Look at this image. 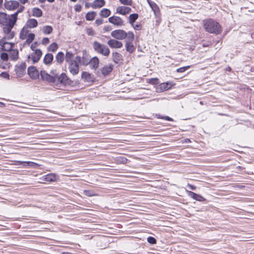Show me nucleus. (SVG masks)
I'll return each mask as SVG.
<instances>
[{
    "mask_svg": "<svg viewBox=\"0 0 254 254\" xmlns=\"http://www.w3.org/2000/svg\"><path fill=\"white\" fill-rule=\"evenodd\" d=\"M27 26L30 28H33L37 26L38 22L35 19H29L26 23Z\"/></svg>",
    "mask_w": 254,
    "mask_h": 254,
    "instance_id": "c85d7f7f",
    "label": "nucleus"
},
{
    "mask_svg": "<svg viewBox=\"0 0 254 254\" xmlns=\"http://www.w3.org/2000/svg\"><path fill=\"white\" fill-rule=\"evenodd\" d=\"M0 76L4 78H9V74L6 72H1L0 74Z\"/></svg>",
    "mask_w": 254,
    "mask_h": 254,
    "instance_id": "5fc2aeb1",
    "label": "nucleus"
},
{
    "mask_svg": "<svg viewBox=\"0 0 254 254\" xmlns=\"http://www.w3.org/2000/svg\"><path fill=\"white\" fill-rule=\"evenodd\" d=\"M83 193L87 196H95L96 194L93 190H84Z\"/></svg>",
    "mask_w": 254,
    "mask_h": 254,
    "instance_id": "ea45409f",
    "label": "nucleus"
},
{
    "mask_svg": "<svg viewBox=\"0 0 254 254\" xmlns=\"http://www.w3.org/2000/svg\"><path fill=\"white\" fill-rule=\"evenodd\" d=\"M20 1L22 4H24L28 1V0H20Z\"/></svg>",
    "mask_w": 254,
    "mask_h": 254,
    "instance_id": "338daca9",
    "label": "nucleus"
},
{
    "mask_svg": "<svg viewBox=\"0 0 254 254\" xmlns=\"http://www.w3.org/2000/svg\"><path fill=\"white\" fill-rule=\"evenodd\" d=\"M34 38H35L34 34L32 33L28 34L27 35V39H26V42L27 44H29L34 40Z\"/></svg>",
    "mask_w": 254,
    "mask_h": 254,
    "instance_id": "58836bf2",
    "label": "nucleus"
},
{
    "mask_svg": "<svg viewBox=\"0 0 254 254\" xmlns=\"http://www.w3.org/2000/svg\"><path fill=\"white\" fill-rule=\"evenodd\" d=\"M42 55V52L40 49L35 50L34 53L31 55L32 60L33 63H37L40 59Z\"/></svg>",
    "mask_w": 254,
    "mask_h": 254,
    "instance_id": "2eb2a0df",
    "label": "nucleus"
},
{
    "mask_svg": "<svg viewBox=\"0 0 254 254\" xmlns=\"http://www.w3.org/2000/svg\"><path fill=\"white\" fill-rule=\"evenodd\" d=\"M16 107H17V108L18 107V108H17V112H23V111L21 110H20V107L18 105H17Z\"/></svg>",
    "mask_w": 254,
    "mask_h": 254,
    "instance_id": "69168bd1",
    "label": "nucleus"
},
{
    "mask_svg": "<svg viewBox=\"0 0 254 254\" xmlns=\"http://www.w3.org/2000/svg\"><path fill=\"white\" fill-rule=\"evenodd\" d=\"M27 73L30 77L33 79L38 78L40 75L36 67L34 66H31L28 68Z\"/></svg>",
    "mask_w": 254,
    "mask_h": 254,
    "instance_id": "1a4fd4ad",
    "label": "nucleus"
},
{
    "mask_svg": "<svg viewBox=\"0 0 254 254\" xmlns=\"http://www.w3.org/2000/svg\"><path fill=\"white\" fill-rule=\"evenodd\" d=\"M120 1L125 5H131L132 1L131 0H119Z\"/></svg>",
    "mask_w": 254,
    "mask_h": 254,
    "instance_id": "09e8293b",
    "label": "nucleus"
},
{
    "mask_svg": "<svg viewBox=\"0 0 254 254\" xmlns=\"http://www.w3.org/2000/svg\"><path fill=\"white\" fill-rule=\"evenodd\" d=\"M104 30L106 31H109L112 30V27L110 26H105Z\"/></svg>",
    "mask_w": 254,
    "mask_h": 254,
    "instance_id": "680f3d73",
    "label": "nucleus"
},
{
    "mask_svg": "<svg viewBox=\"0 0 254 254\" xmlns=\"http://www.w3.org/2000/svg\"><path fill=\"white\" fill-rule=\"evenodd\" d=\"M43 180L47 182H55L57 180V176L53 173H49L43 177Z\"/></svg>",
    "mask_w": 254,
    "mask_h": 254,
    "instance_id": "412c9836",
    "label": "nucleus"
},
{
    "mask_svg": "<svg viewBox=\"0 0 254 254\" xmlns=\"http://www.w3.org/2000/svg\"><path fill=\"white\" fill-rule=\"evenodd\" d=\"M64 59V54L62 52H59L56 56V61L59 64H62L63 63Z\"/></svg>",
    "mask_w": 254,
    "mask_h": 254,
    "instance_id": "7c9ffc66",
    "label": "nucleus"
},
{
    "mask_svg": "<svg viewBox=\"0 0 254 254\" xmlns=\"http://www.w3.org/2000/svg\"><path fill=\"white\" fill-rule=\"evenodd\" d=\"M49 39L47 37L44 38L42 41V44L44 45H46L47 44H49Z\"/></svg>",
    "mask_w": 254,
    "mask_h": 254,
    "instance_id": "864d4df0",
    "label": "nucleus"
},
{
    "mask_svg": "<svg viewBox=\"0 0 254 254\" xmlns=\"http://www.w3.org/2000/svg\"><path fill=\"white\" fill-rule=\"evenodd\" d=\"M15 23L16 12L10 16L5 13L0 12V24L4 26L3 30L4 33H9Z\"/></svg>",
    "mask_w": 254,
    "mask_h": 254,
    "instance_id": "f257e3e1",
    "label": "nucleus"
},
{
    "mask_svg": "<svg viewBox=\"0 0 254 254\" xmlns=\"http://www.w3.org/2000/svg\"><path fill=\"white\" fill-rule=\"evenodd\" d=\"M103 23V20L102 19L99 18L95 20V23L97 25H100Z\"/></svg>",
    "mask_w": 254,
    "mask_h": 254,
    "instance_id": "4d7b16f0",
    "label": "nucleus"
},
{
    "mask_svg": "<svg viewBox=\"0 0 254 254\" xmlns=\"http://www.w3.org/2000/svg\"><path fill=\"white\" fill-rule=\"evenodd\" d=\"M21 149H24L26 150H28L27 148L23 146V144L20 142H17V150H20Z\"/></svg>",
    "mask_w": 254,
    "mask_h": 254,
    "instance_id": "3c124183",
    "label": "nucleus"
},
{
    "mask_svg": "<svg viewBox=\"0 0 254 254\" xmlns=\"http://www.w3.org/2000/svg\"><path fill=\"white\" fill-rule=\"evenodd\" d=\"M53 27L51 26L46 25L43 27L42 31L44 34H50L53 31Z\"/></svg>",
    "mask_w": 254,
    "mask_h": 254,
    "instance_id": "72a5a7b5",
    "label": "nucleus"
},
{
    "mask_svg": "<svg viewBox=\"0 0 254 254\" xmlns=\"http://www.w3.org/2000/svg\"><path fill=\"white\" fill-rule=\"evenodd\" d=\"M164 119H165L166 120H167V121H173V119H172V118H170V117H168V116H165V117H164Z\"/></svg>",
    "mask_w": 254,
    "mask_h": 254,
    "instance_id": "e2e57ef3",
    "label": "nucleus"
},
{
    "mask_svg": "<svg viewBox=\"0 0 254 254\" xmlns=\"http://www.w3.org/2000/svg\"><path fill=\"white\" fill-rule=\"evenodd\" d=\"M27 34V31L24 30L23 28L20 33L19 37L20 39L23 40L25 38Z\"/></svg>",
    "mask_w": 254,
    "mask_h": 254,
    "instance_id": "a18cd8bd",
    "label": "nucleus"
},
{
    "mask_svg": "<svg viewBox=\"0 0 254 254\" xmlns=\"http://www.w3.org/2000/svg\"><path fill=\"white\" fill-rule=\"evenodd\" d=\"M58 49V45L55 42L52 43L49 46V47L48 48L49 51H50L52 52H55V51H56Z\"/></svg>",
    "mask_w": 254,
    "mask_h": 254,
    "instance_id": "4c0bfd02",
    "label": "nucleus"
},
{
    "mask_svg": "<svg viewBox=\"0 0 254 254\" xmlns=\"http://www.w3.org/2000/svg\"><path fill=\"white\" fill-rule=\"evenodd\" d=\"M0 58L3 61H7L8 59V55L6 53H2L0 55Z\"/></svg>",
    "mask_w": 254,
    "mask_h": 254,
    "instance_id": "49530a36",
    "label": "nucleus"
},
{
    "mask_svg": "<svg viewBox=\"0 0 254 254\" xmlns=\"http://www.w3.org/2000/svg\"><path fill=\"white\" fill-rule=\"evenodd\" d=\"M0 43H1V42H0ZM1 46L3 51L11 52L13 47L14 46V44H11V43L8 42H4L3 44H1Z\"/></svg>",
    "mask_w": 254,
    "mask_h": 254,
    "instance_id": "a878e982",
    "label": "nucleus"
},
{
    "mask_svg": "<svg viewBox=\"0 0 254 254\" xmlns=\"http://www.w3.org/2000/svg\"><path fill=\"white\" fill-rule=\"evenodd\" d=\"M11 58L13 61H15L16 60V56L12 54L11 57Z\"/></svg>",
    "mask_w": 254,
    "mask_h": 254,
    "instance_id": "0e129e2a",
    "label": "nucleus"
},
{
    "mask_svg": "<svg viewBox=\"0 0 254 254\" xmlns=\"http://www.w3.org/2000/svg\"><path fill=\"white\" fill-rule=\"evenodd\" d=\"M87 33L89 35H93V32L92 31H88L87 32Z\"/></svg>",
    "mask_w": 254,
    "mask_h": 254,
    "instance_id": "774afa93",
    "label": "nucleus"
},
{
    "mask_svg": "<svg viewBox=\"0 0 254 254\" xmlns=\"http://www.w3.org/2000/svg\"><path fill=\"white\" fill-rule=\"evenodd\" d=\"M54 59L53 55L51 53L46 54L44 58V63L46 65L51 64Z\"/></svg>",
    "mask_w": 254,
    "mask_h": 254,
    "instance_id": "5701e85b",
    "label": "nucleus"
},
{
    "mask_svg": "<svg viewBox=\"0 0 254 254\" xmlns=\"http://www.w3.org/2000/svg\"><path fill=\"white\" fill-rule=\"evenodd\" d=\"M203 28L206 32L216 35L220 34L222 31V27L220 24L212 19L204 20Z\"/></svg>",
    "mask_w": 254,
    "mask_h": 254,
    "instance_id": "f03ea898",
    "label": "nucleus"
},
{
    "mask_svg": "<svg viewBox=\"0 0 254 254\" xmlns=\"http://www.w3.org/2000/svg\"><path fill=\"white\" fill-rule=\"evenodd\" d=\"M37 44L38 43L37 42H35L34 43L32 44L30 47L32 51H35V50H36L35 49Z\"/></svg>",
    "mask_w": 254,
    "mask_h": 254,
    "instance_id": "6e6d98bb",
    "label": "nucleus"
},
{
    "mask_svg": "<svg viewBox=\"0 0 254 254\" xmlns=\"http://www.w3.org/2000/svg\"><path fill=\"white\" fill-rule=\"evenodd\" d=\"M32 16L40 17L43 15V12L41 9L38 7H34L32 10Z\"/></svg>",
    "mask_w": 254,
    "mask_h": 254,
    "instance_id": "cd10ccee",
    "label": "nucleus"
},
{
    "mask_svg": "<svg viewBox=\"0 0 254 254\" xmlns=\"http://www.w3.org/2000/svg\"><path fill=\"white\" fill-rule=\"evenodd\" d=\"M138 18V14L137 13H132L129 15V23L133 25V24L135 22V21Z\"/></svg>",
    "mask_w": 254,
    "mask_h": 254,
    "instance_id": "473e14b6",
    "label": "nucleus"
},
{
    "mask_svg": "<svg viewBox=\"0 0 254 254\" xmlns=\"http://www.w3.org/2000/svg\"><path fill=\"white\" fill-rule=\"evenodd\" d=\"M26 64L22 63L20 65L17 67V77H22L26 73Z\"/></svg>",
    "mask_w": 254,
    "mask_h": 254,
    "instance_id": "4468645a",
    "label": "nucleus"
},
{
    "mask_svg": "<svg viewBox=\"0 0 254 254\" xmlns=\"http://www.w3.org/2000/svg\"><path fill=\"white\" fill-rule=\"evenodd\" d=\"M18 246H19L18 245H17V252H16V254H26L24 253H21L20 252L21 249L20 248H19Z\"/></svg>",
    "mask_w": 254,
    "mask_h": 254,
    "instance_id": "bf43d9fd",
    "label": "nucleus"
},
{
    "mask_svg": "<svg viewBox=\"0 0 254 254\" xmlns=\"http://www.w3.org/2000/svg\"><path fill=\"white\" fill-rule=\"evenodd\" d=\"M96 15L95 11L88 12L85 15V18L88 21H92L94 19Z\"/></svg>",
    "mask_w": 254,
    "mask_h": 254,
    "instance_id": "2f4dec72",
    "label": "nucleus"
},
{
    "mask_svg": "<svg viewBox=\"0 0 254 254\" xmlns=\"http://www.w3.org/2000/svg\"><path fill=\"white\" fill-rule=\"evenodd\" d=\"M113 69V65L112 64H110L108 66H105L103 67L101 69V72L102 74L106 76L108 75L110 72H112V71Z\"/></svg>",
    "mask_w": 254,
    "mask_h": 254,
    "instance_id": "4be33fe9",
    "label": "nucleus"
},
{
    "mask_svg": "<svg viewBox=\"0 0 254 254\" xmlns=\"http://www.w3.org/2000/svg\"><path fill=\"white\" fill-rule=\"evenodd\" d=\"M17 15L18 13L21 12L24 9V6L23 5H20L18 1H17Z\"/></svg>",
    "mask_w": 254,
    "mask_h": 254,
    "instance_id": "c03bdc74",
    "label": "nucleus"
},
{
    "mask_svg": "<svg viewBox=\"0 0 254 254\" xmlns=\"http://www.w3.org/2000/svg\"><path fill=\"white\" fill-rule=\"evenodd\" d=\"M90 59V57L87 54L86 51H83L82 57V64L83 65L89 64Z\"/></svg>",
    "mask_w": 254,
    "mask_h": 254,
    "instance_id": "b1692460",
    "label": "nucleus"
},
{
    "mask_svg": "<svg viewBox=\"0 0 254 254\" xmlns=\"http://www.w3.org/2000/svg\"><path fill=\"white\" fill-rule=\"evenodd\" d=\"M147 241L148 243L151 245H155L157 243V240L153 237L149 236L147 239Z\"/></svg>",
    "mask_w": 254,
    "mask_h": 254,
    "instance_id": "79ce46f5",
    "label": "nucleus"
},
{
    "mask_svg": "<svg viewBox=\"0 0 254 254\" xmlns=\"http://www.w3.org/2000/svg\"><path fill=\"white\" fill-rule=\"evenodd\" d=\"M127 159L124 156H119L117 157L116 161L120 164H126L127 162Z\"/></svg>",
    "mask_w": 254,
    "mask_h": 254,
    "instance_id": "e433bc0d",
    "label": "nucleus"
},
{
    "mask_svg": "<svg viewBox=\"0 0 254 254\" xmlns=\"http://www.w3.org/2000/svg\"><path fill=\"white\" fill-rule=\"evenodd\" d=\"M105 5V1L104 0H95L91 4V7L93 8H101Z\"/></svg>",
    "mask_w": 254,
    "mask_h": 254,
    "instance_id": "6ab92c4d",
    "label": "nucleus"
},
{
    "mask_svg": "<svg viewBox=\"0 0 254 254\" xmlns=\"http://www.w3.org/2000/svg\"><path fill=\"white\" fill-rule=\"evenodd\" d=\"M190 65L186 66H184V67H181L180 68H178L176 70V71L177 72L182 73V72H185L186 70H187L189 68H190Z\"/></svg>",
    "mask_w": 254,
    "mask_h": 254,
    "instance_id": "37998d69",
    "label": "nucleus"
},
{
    "mask_svg": "<svg viewBox=\"0 0 254 254\" xmlns=\"http://www.w3.org/2000/svg\"><path fill=\"white\" fill-rule=\"evenodd\" d=\"M188 187H189V188L191 190H195L196 188V187L195 186H193V185H192L190 184H188Z\"/></svg>",
    "mask_w": 254,
    "mask_h": 254,
    "instance_id": "052dcab7",
    "label": "nucleus"
},
{
    "mask_svg": "<svg viewBox=\"0 0 254 254\" xmlns=\"http://www.w3.org/2000/svg\"><path fill=\"white\" fill-rule=\"evenodd\" d=\"M73 57V54L70 52H66L65 56V60L66 62L69 63L70 62L74 61L72 60Z\"/></svg>",
    "mask_w": 254,
    "mask_h": 254,
    "instance_id": "c9c22d12",
    "label": "nucleus"
},
{
    "mask_svg": "<svg viewBox=\"0 0 254 254\" xmlns=\"http://www.w3.org/2000/svg\"><path fill=\"white\" fill-rule=\"evenodd\" d=\"M81 78L84 81L92 82L94 80V76L88 72L83 71L81 74Z\"/></svg>",
    "mask_w": 254,
    "mask_h": 254,
    "instance_id": "dca6fc26",
    "label": "nucleus"
},
{
    "mask_svg": "<svg viewBox=\"0 0 254 254\" xmlns=\"http://www.w3.org/2000/svg\"><path fill=\"white\" fill-rule=\"evenodd\" d=\"M131 10L129 7L126 6H118L116 9V12L122 15H126L129 13Z\"/></svg>",
    "mask_w": 254,
    "mask_h": 254,
    "instance_id": "f3484780",
    "label": "nucleus"
},
{
    "mask_svg": "<svg viewBox=\"0 0 254 254\" xmlns=\"http://www.w3.org/2000/svg\"><path fill=\"white\" fill-rule=\"evenodd\" d=\"M81 9H82V6L80 4H77L74 6V10L76 12H79L81 11Z\"/></svg>",
    "mask_w": 254,
    "mask_h": 254,
    "instance_id": "603ef678",
    "label": "nucleus"
},
{
    "mask_svg": "<svg viewBox=\"0 0 254 254\" xmlns=\"http://www.w3.org/2000/svg\"><path fill=\"white\" fill-rule=\"evenodd\" d=\"M56 76L58 81L64 85H70L72 83L71 80L67 76L65 73H62L60 76L56 75Z\"/></svg>",
    "mask_w": 254,
    "mask_h": 254,
    "instance_id": "0eeeda50",
    "label": "nucleus"
},
{
    "mask_svg": "<svg viewBox=\"0 0 254 254\" xmlns=\"http://www.w3.org/2000/svg\"><path fill=\"white\" fill-rule=\"evenodd\" d=\"M171 87V85L169 82H164L159 85L157 90L158 92H162L170 89Z\"/></svg>",
    "mask_w": 254,
    "mask_h": 254,
    "instance_id": "aec40b11",
    "label": "nucleus"
},
{
    "mask_svg": "<svg viewBox=\"0 0 254 254\" xmlns=\"http://www.w3.org/2000/svg\"><path fill=\"white\" fill-rule=\"evenodd\" d=\"M126 50L130 54L132 53L135 50V48L132 43L130 41H126Z\"/></svg>",
    "mask_w": 254,
    "mask_h": 254,
    "instance_id": "c756f323",
    "label": "nucleus"
},
{
    "mask_svg": "<svg viewBox=\"0 0 254 254\" xmlns=\"http://www.w3.org/2000/svg\"><path fill=\"white\" fill-rule=\"evenodd\" d=\"M149 83L153 85H156L158 84V79L157 78H150Z\"/></svg>",
    "mask_w": 254,
    "mask_h": 254,
    "instance_id": "de8ad7c7",
    "label": "nucleus"
},
{
    "mask_svg": "<svg viewBox=\"0 0 254 254\" xmlns=\"http://www.w3.org/2000/svg\"><path fill=\"white\" fill-rule=\"evenodd\" d=\"M93 47L97 53L104 56H108L110 54V49L105 45L102 44L97 41H95L93 44Z\"/></svg>",
    "mask_w": 254,
    "mask_h": 254,
    "instance_id": "7ed1b4c3",
    "label": "nucleus"
},
{
    "mask_svg": "<svg viewBox=\"0 0 254 254\" xmlns=\"http://www.w3.org/2000/svg\"><path fill=\"white\" fill-rule=\"evenodd\" d=\"M188 195L192 198L193 199L200 201L203 202L206 200V199L200 194L195 193L191 191H188Z\"/></svg>",
    "mask_w": 254,
    "mask_h": 254,
    "instance_id": "f8f14e48",
    "label": "nucleus"
},
{
    "mask_svg": "<svg viewBox=\"0 0 254 254\" xmlns=\"http://www.w3.org/2000/svg\"><path fill=\"white\" fill-rule=\"evenodd\" d=\"M112 60L115 64H118L122 60V56L118 52H114L112 53Z\"/></svg>",
    "mask_w": 254,
    "mask_h": 254,
    "instance_id": "bb28decb",
    "label": "nucleus"
},
{
    "mask_svg": "<svg viewBox=\"0 0 254 254\" xmlns=\"http://www.w3.org/2000/svg\"><path fill=\"white\" fill-rule=\"evenodd\" d=\"M99 63V59L95 56L90 59L89 64L91 68L96 69L98 67Z\"/></svg>",
    "mask_w": 254,
    "mask_h": 254,
    "instance_id": "a211bd4d",
    "label": "nucleus"
},
{
    "mask_svg": "<svg viewBox=\"0 0 254 254\" xmlns=\"http://www.w3.org/2000/svg\"><path fill=\"white\" fill-rule=\"evenodd\" d=\"M134 34L132 32H128L127 33V37H126V41L132 42L134 39Z\"/></svg>",
    "mask_w": 254,
    "mask_h": 254,
    "instance_id": "a19ab883",
    "label": "nucleus"
},
{
    "mask_svg": "<svg viewBox=\"0 0 254 254\" xmlns=\"http://www.w3.org/2000/svg\"><path fill=\"white\" fill-rule=\"evenodd\" d=\"M107 44L111 48L119 49L123 47V43L116 39H110Z\"/></svg>",
    "mask_w": 254,
    "mask_h": 254,
    "instance_id": "9b49d317",
    "label": "nucleus"
},
{
    "mask_svg": "<svg viewBox=\"0 0 254 254\" xmlns=\"http://www.w3.org/2000/svg\"><path fill=\"white\" fill-rule=\"evenodd\" d=\"M40 76L41 79L49 83H55L57 80V77L55 75H51L48 73L45 70L40 71Z\"/></svg>",
    "mask_w": 254,
    "mask_h": 254,
    "instance_id": "39448f33",
    "label": "nucleus"
},
{
    "mask_svg": "<svg viewBox=\"0 0 254 254\" xmlns=\"http://www.w3.org/2000/svg\"><path fill=\"white\" fill-rule=\"evenodd\" d=\"M111 14V11L108 8L102 9L100 13V15L102 17H107Z\"/></svg>",
    "mask_w": 254,
    "mask_h": 254,
    "instance_id": "f704fd0d",
    "label": "nucleus"
},
{
    "mask_svg": "<svg viewBox=\"0 0 254 254\" xmlns=\"http://www.w3.org/2000/svg\"><path fill=\"white\" fill-rule=\"evenodd\" d=\"M74 61H77V63L79 64V63H80L82 64V58H81L80 56H76L75 57V59L73 60Z\"/></svg>",
    "mask_w": 254,
    "mask_h": 254,
    "instance_id": "13d9d810",
    "label": "nucleus"
},
{
    "mask_svg": "<svg viewBox=\"0 0 254 254\" xmlns=\"http://www.w3.org/2000/svg\"><path fill=\"white\" fill-rule=\"evenodd\" d=\"M5 7L8 10H14L16 9V1L8 0L5 3Z\"/></svg>",
    "mask_w": 254,
    "mask_h": 254,
    "instance_id": "393cba45",
    "label": "nucleus"
},
{
    "mask_svg": "<svg viewBox=\"0 0 254 254\" xmlns=\"http://www.w3.org/2000/svg\"><path fill=\"white\" fill-rule=\"evenodd\" d=\"M110 23L117 26H121L124 25V20L119 16H113L109 18Z\"/></svg>",
    "mask_w": 254,
    "mask_h": 254,
    "instance_id": "9d476101",
    "label": "nucleus"
},
{
    "mask_svg": "<svg viewBox=\"0 0 254 254\" xmlns=\"http://www.w3.org/2000/svg\"><path fill=\"white\" fill-rule=\"evenodd\" d=\"M147 2L152 10L153 11L155 15L156 16H159L160 15V9L158 6L155 2L151 0H147Z\"/></svg>",
    "mask_w": 254,
    "mask_h": 254,
    "instance_id": "ddd939ff",
    "label": "nucleus"
},
{
    "mask_svg": "<svg viewBox=\"0 0 254 254\" xmlns=\"http://www.w3.org/2000/svg\"><path fill=\"white\" fill-rule=\"evenodd\" d=\"M68 69L70 72L73 75H76L79 72V66L77 61H73L68 63Z\"/></svg>",
    "mask_w": 254,
    "mask_h": 254,
    "instance_id": "6e6552de",
    "label": "nucleus"
},
{
    "mask_svg": "<svg viewBox=\"0 0 254 254\" xmlns=\"http://www.w3.org/2000/svg\"><path fill=\"white\" fill-rule=\"evenodd\" d=\"M39 166L40 165L32 161H22L17 160V174H19L20 172V170H18L19 168H38Z\"/></svg>",
    "mask_w": 254,
    "mask_h": 254,
    "instance_id": "20e7f679",
    "label": "nucleus"
},
{
    "mask_svg": "<svg viewBox=\"0 0 254 254\" xmlns=\"http://www.w3.org/2000/svg\"><path fill=\"white\" fill-rule=\"evenodd\" d=\"M111 35L112 37L118 40H123L127 37V33L121 29L115 30L113 31Z\"/></svg>",
    "mask_w": 254,
    "mask_h": 254,
    "instance_id": "423d86ee",
    "label": "nucleus"
},
{
    "mask_svg": "<svg viewBox=\"0 0 254 254\" xmlns=\"http://www.w3.org/2000/svg\"><path fill=\"white\" fill-rule=\"evenodd\" d=\"M133 28L136 30H140L142 29V25L140 23H137L136 24L132 25Z\"/></svg>",
    "mask_w": 254,
    "mask_h": 254,
    "instance_id": "8fccbe9b",
    "label": "nucleus"
}]
</instances>
